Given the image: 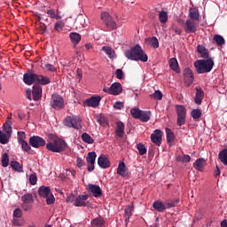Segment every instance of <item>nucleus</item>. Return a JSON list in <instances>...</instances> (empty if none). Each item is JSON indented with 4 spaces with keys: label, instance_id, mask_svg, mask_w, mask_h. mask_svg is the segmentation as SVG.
<instances>
[{
    "label": "nucleus",
    "instance_id": "nucleus-51",
    "mask_svg": "<svg viewBox=\"0 0 227 227\" xmlns=\"http://www.w3.org/2000/svg\"><path fill=\"white\" fill-rule=\"evenodd\" d=\"M21 208H22V210H24V212H28V210H32L33 204L22 202L21 203Z\"/></svg>",
    "mask_w": 227,
    "mask_h": 227
},
{
    "label": "nucleus",
    "instance_id": "nucleus-12",
    "mask_svg": "<svg viewBox=\"0 0 227 227\" xmlns=\"http://www.w3.org/2000/svg\"><path fill=\"white\" fill-rule=\"evenodd\" d=\"M151 141L156 146H160L162 145V131L160 129H155L154 133L151 135Z\"/></svg>",
    "mask_w": 227,
    "mask_h": 227
},
{
    "label": "nucleus",
    "instance_id": "nucleus-10",
    "mask_svg": "<svg viewBox=\"0 0 227 227\" xmlns=\"http://www.w3.org/2000/svg\"><path fill=\"white\" fill-rule=\"evenodd\" d=\"M97 160V153L90 152L87 154L86 160L88 164L87 170L91 173L95 169V160Z\"/></svg>",
    "mask_w": 227,
    "mask_h": 227
},
{
    "label": "nucleus",
    "instance_id": "nucleus-45",
    "mask_svg": "<svg viewBox=\"0 0 227 227\" xmlns=\"http://www.w3.org/2000/svg\"><path fill=\"white\" fill-rule=\"evenodd\" d=\"M191 116L193 120H200L201 118V111L200 109H193L191 112Z\"/></svg>",
    "mask_w": 227,
    "mask_h": 227
},
{
    "label": "nucleus",
    "instance_id": "nucleus-47",
    "mask_svg": "<svg viewBox=\"0 0 227 227\" xmlns=\"http://www.w3.org/2000/svg\"><path fill=\"white\" fill-rule=\"evenodd\" d=\"M190 18L192 20H198L200 19V14L195 9H190Z\"/></svg>",
    "mask_w": 227,
    "mask_h": 227
},
{
    "label": "nucleus",
    "instance_id": "nucleus-3",
    "mask_svg": "<svg viewBox=\"0 0 227 227\" xmlns=\"http://www.w3.org/2000/svg\"><path fill=\"white\" fill-rule=\"evenodd\" d=\"M46 149L53 153H61L67 150V142L61 138H54L52 142L46 145Z\"/></svg>",
    "mask_w": 227,
    "mask_h": 227
},
{
    "label": "nucleus",
    "instance_id": "nucleus-35",
    "mask_svg": "<svg viewBox=\"0 0 227 227\" xmlns=\"http://www.w3.org/2000/svg\"><path fill=\"white\" fill-rule=\"evenodd\" d=\"M167 143L171 145L172 141H175V133L169 128H166Z\"/></svg>",
    "mask_w": 227,
    "mask_h": 227
},
{
    "label": "nucleus",
    "instance_id": "nucleus-18",
    "mask_svg": "<svg viewBox=\"0 0 227 227\" xmlns=\"http://www.w3.org/2000/svg\"><path fill=\"white\" fill-rule=\"evenodd\" d=\"M3 130L4 134L12 137V132H13V129L12 128V115H8L7 121L3 125Z\"/></svg>",
    "mask_w": 227,
    "mask_h": 227
},
{
    "label": "nucleus",
    "instance_id": "nucleus-8",
    "mask_svg": "<svg viewBox=\"0 0 227 227\" xmlns=\"http://www.w3.org/2000/svg\"><path fill=\"white\" fill-rule=\"evenodd\" d=\"M101 20L106 24V27H110L112 29H116L118 26H116V22L113 20V17H111V14L109 12H102L100 15Z\"/></svg>",
    "mask_w": 227,
    "mask_h": 227
},
{
    "label": "nucleus",
    "instance_id": "nucleus-54",
    "mask_svg": "<svg viewBox=\"0 0 227 227\" xmlns=\"http://www.w3.org/2000/svg\"><path fill=\"white\" fill-rule=\"evenodd\" d=\"M215 41L217 45H224V38L219 35H215Z\"/></svg>",
    "mask_w": 227,
    "mask_h": 227
},
{
    "label": "nucleus",
    "instance_id": "nucleus-42",
    "mask_svg": "<svg viewBox=\"0 0 227 227\" xmlns=\"http://www.w3.org/2000/svg\"><path fill=\"white\" fill-rule=\"evenodd\" d=\"M11 168L14 169V171H18V173H22V166H20V163L19 161H11Z\"/></svg>",
    "mask_w": 227,
    "mask_h": 227
},
{
    "label": "nucleus",
    "instance_id": "nucleus-62",
    "mask_svg": "<svg viewBox=\"0 0 227 227\" xmlns=\"http://www.w3.org/2000/svg\"><path fill=\"white\" fill-rule=\"evenodd\" d=\"M182 162H184V164L191 162V156L188 154L183 155Z\"/></svg>",
    "mask_w": 227,
    "mask_h": 227
},
{
    "label": "nucleus",
    "instance_id": "nucleus-64",
    "mask_svg": "<svg viewBox=\"0 0 227 227\" xmlns=\"http://www.w3.org/2000/svg\"><path fill=\"white\" fill-rule=\"evenodd\" d=\"M115 75L117 79H123V71H121V69H117L115 71Z\"/></svg>",
    "mask_w": 227,
    "mask_h": 227
},
{
    "label": "nucleus",
    "instance_id": "nucleus-14",
    "mask_svg": "<svg viewBox=\"0 0 227 227\" xmlns=\"http://www.w3.org/2000/svg\"><path fill=\"white\" fill-rule=\"evenodd\" d=\"M101 100L102 98H100V96H94L86 99L84 104L87 106V107H98V106H100Z\"/></svg>",
    "mask_w": 227,
    "mask_h": 227
},
{
    "label": "nucleus",
    "instance_id": "nucleus-22",
    "mask_svg": "<svg viewBox=\"0 0 227 227\" xmlns=\"http://www.w3.org/2000/svg\"><path fill=\"white\" fill-rule=\"evenodd\" d=\"M39 86H47V84H51V78L47 75L37 74L36 82Z\"/></svg>",
    "mask_w": 227,
    "mask_h": 227
},
{
    "label": "nucleus",
    "instance_id": "nucleus-25",
    "mask_svg": "<svg viewBox=\"0 0 227 227\" xmlns=\"http://www.w3.org/2000/svg\"><path fill=\"white\" fill-rule=\"evenodd\" d=\"M115 134L118 137H123L125 136V124L121 121L117 122V129Z\"/></svg>",
    "mask_w": 227,
    "mask_h": 227
},
{
    "label": "nucleus",
    "instance_id": "nucleus-7",
    "mask_svg": "<svg viewBox=\"0 0 227 227\" xmlns=\"http://www.w3.org/2000/svg\"><path fill=\"white\" fill-rule=\"evenodd\" d=\"M103 91L105 93H109V95H120L121 91H123V88L121 87V83L114 82L111 85V87H104Z\"/></svg>",
    "mask_w": 227,
    "mask_h": 227
},
{
    "label": "nucleus",
    "instance_id": "nucleus-53",
    "mask_svg": "<svg viewBox=\"0 0 227 227\" xmlns=\"http://www.w3.org/2000/svg\"><path fill=\"white\" fill-rule=\"evenodd\" d=\"M55 201H56V199L54 198V195L52 193H50L46 197V203H47V205H52V204H54Z\"/></svg>",
    "mask_w": 227,
    "mask_h": 227
},
{
    "label": "nucleus",
    "instance_id": "nucleus-44",
    "mask_svg": "<svg viewBox=\"0 0 227 227\" xmlns=\"http://www.w3.org/2000/svg\"><path fill=\"white\" fill-rule=\"evenodd\" d=\"M159 19L161 24H166V22H168V12H166V11H161L159 13Z\"/></svg>",
    "mask_w": 227,
    "mask_h": 227
},
{
    "label": "nucleus",
    "instance_id": "nucleus-33",
    "mask_svg": "<svg viewBox=\"0 0 227 227\" xmlns=\"http://www.w3.org/2000/svg\"><path fill=\"white\" fill-rule=\"evenodd\" d=\"M22 203H28L30 205H33L35 203V199L33 198V194L27 193L21 197Z\"/></svg>",
    "mask_w": 227,
    "mask_h": 227
},
{
    "label": "nucleus",
    "instance_id": "nucleus-63",
    "mask_svg": "<svg viewBox=\"0 0 227 227\" xmlns=\"http://www.w3.org/2000/svg\"><path fill=\"white\" fill-rule=\"evenodd\" d=\"M76 79H77V81H79V82L82 79V69L78 68L76 70Z\"/></svg>",
    "mask_w": 227,
    "mask_h": 227
},
{
    "label": "nucleus",
    "instance_id": "nucleus-48",
    "mask_svg": "<svg viewBox=\"0 0 227 227\" xmlns=\"http://www.w3.org/2000/svg\"><path fill=\"white\" fill-rule=\"evenodd\" d=\"M17 134H18L17 139H18L19 145L20 143H24L26 141V132H24V131H18Z\"/></svg>",
    "mask_w": 227,
    "mask_h": 227
},
{
    "label": "nucleus",
    "instance_id": "nucleus-24",
    "mask_svg": "<svg viewBox=\"0 0 227 227\" xmlns=\"http://www.w3.org/2000/svg\"><path fill=\"white\" fill-rule=\"evenodd\" d=\"M153 208L157 212H164V210H167L166 203L160 200H156L153 203Z\"/></svg>",
    "mask_w": 227,
    "mask_h": 227
},
{
    "label": "nucleus",
    "instance_id": "nucleus-15",
    "mask_svg": "<svg viewBox=\"0 0 227 227\" xmlns=\"http://www.w3.org/2000/svg\"><path fill=\"white\" fill-rule=\"evenodd\" d=\"M42 91H43L42 85L35 84L32 88L33 100H35V102H38V100L42 98Z\"/></svg>",
    "mask_w": 227,
    "mask_h": 227
},
{
    "label": "nucleus",
    "instance_id": "nucleus-43",
    "mask_svg": "<svg viewBox=\"0 0 227 227\" xmlns=\"http://www.w3.org/2000/svg\"><path fill=\"white\" fill-rule=\"evenodd\" d=\"M102 51H104V52H106V54H107V56H109L110 59L114 58V51H113V49L111 47L103 46Z\"/></svg>",
    "mask_w": 227,
    "mask_h": 227
},
{
    "label": "nucleus",
    "instance_id": "nucleus-26",
    "mask_svg": "<svg viewBox=\"0 0 227 227\" xmlns=\"http://www.w3.org/2000/svg\"><path fill=\"white\" fill-rule=\"evenodd\" d=\"M134 213V204L128 206L124 209V214H125V223H129L130 220V217H132V214Z\"/></svg>",
    "mask_w": 227,
    "mask_h": 227
},
{
    "label": "nucleus",
    "instance_id": "nucleus-17",
    "mask_svg": "<svg viewBox=\"0 0 227 227\" xmlns=\"http://www.w3.org/2000/svg\"><path fill=\"white\" fill-rule=\"evenodd\" d=\"M117 175L122 178L129 176V168H127L125 162L121 161L119 163L117 167Z\"/></svg>",
    "mask_w": 227,
    "mask_h": 227
},
{
    "label": "nucleus",
    "instance_id": "nucleus-21",
    "mask_svg": "<svg viewBox=\"0 0 227 227\" xmlns=\"http://www.w3.org/2000/svg\"><path fill=\"white\" fill-rule=\"evenodd\" d=\"M204 97H205V92L203 91V89L197 88L196 95H195V98H194L195 104H197V106H201V102H203Z\"/></svg>",
    "mask_w": 227,
    "mask_h": 227
},
{
    "label": "nucleus",
    "instance_id": "nucleus-30",
    "mask_svg": "<svg viewBox=\"0 0 227 227\" xmlns=\"http://www.w3.org/2000/svg\"><path fill=\"white\" fill-rule=\"evenodd\" d=\"M218 159L220 162H222V164H223L224 166H227V148L222 150L218 153Z\"/></svg>",
    "mask_w": 227,
    "mask_h": 227
},
{
    "label": "nucleus",
    "instance_id": "nucleus-50",
    "mask_svg": "<svg viewBox=\"0 0 227 227\" xmlns=\"http://www.w3.org/2000/svg\"><path fill=\"white\" fill-rule=\"evenodd\" d=\"M149 43L152 44L153 49H159V39H157V37L153 36L149 38Z\"/></svg>",
    "mask_w": 227,
    "mask_h": 227
},
{
    "label": "nucleus",
    "instance_id": "nucleus-55",
    "mask_svg": "<svg viewBox=\"0 0 227 227\" xmlns=\"http://www.w3.org/2000/svg\"><path fill=\"white\" fill-rule=\"evenodd\" d=\"M151 97L154 98V100H162V92L156 90Z\"/></svg>",
    "mask_w": 227,
    "mask_h": 227
},
{
    "label": "nucleus",
    "instance_id": "nucleus-56",
    "mask_svg": "<svg viewBox=\"0 0 227 227\" xmlns=\"http://www.w3.org/2000/svg\"><path fill=\"white\" fill-rule=\"evenodd\" d=\"M43 68L48 72H56L58 70L52 64H46L44 65Z\"/></svg>",
    "mask_w": 227,
    "mask_h": 227
},
{
    "label": "nucleus",
    "instance_id": "nucleus-37",
    "mask_svg": "<svg viewBox=\"0 0 227 227\" xmlns=\"http://www.w3.org/2000/svg\"><path fill=\"white\" fill-rule=\"evenodd\" d=\"M178 203H180L179 200H165V207L166 208H173V207H176V205H178Z\"/></svg>",
    "mask_w": 227,
    "mask_h": 227
},
{
    "label": "nucleus",
    "instance_id": "nucleus-40",
    "mask_svg": "<svg viewBox=\"0 0 227 227\" xmlns=\"http://www.w3.org/2000/svg\"><path fill=\"white\" fill-rule=\"evenodd\" d=\"M141 113H142V110H140L139 108H131L130 109L131 116L133 118H135L136 120H139V118L141 117Z\"/></svg>",
    "mask_w": 227,
    "mask_h": 227
},
{
    "label": "nucleus",
    "instance_id": "nucleus-41",
    "mask_svg": "<svg viewBox=\"0 0 227 227\" xmlns=\"http://www.w3.org/2000/svg\"><path fill=\"white\" fill-rule=\"evenodd\" d=\"M169 67L171 70H174V72H178V61L176 60V59L175 58L170 59Z\"/></svg>",
    "mask_w": 227,
    "mask_h": 227
},
{
    "label": "nucleus",
    "instance_id": "nucleus-28",
    "mask_svg": "<svg viewBox=\"0 0 227 227\" xmlns=\"http://www.w3.org/2000/svg\"><path fill=\"white\" fill-rule=\"evenodd\" d=\"M46 13L48 17H50V19H55L56 20H61V13L59 12V11L50 9L46 12Z\"/></svg>",
    "mask_w": 227,
    "mask_h": 227
},
{
    "label": "nucleus",
    "instance_id": "nucleus-36",
    "mask_svg": "<svg viewBox=\"0 0 227 227\" xmlns=\"http://www.w3.org/2000/svg\"><path fill=\"white\" fill-rule=\"evenodd\" d=\"M82 141H83V143H87L88 145H93L95 143V139H93V137H91V136H90L88 133H83L82 135Z\"/></svg>",
    "mask_w": 227,
    "mask_h": 227
},
{
    "label": "nucleus",
    "instance_id": "nucleus-13",
    "mask_svg": "<svg viewBox=\"0 0 227 227\" xmlns=\"http://www.w3.org/2000/svg\"><path fill=\"white\" fill-rule=\"evenodd\" d=\"M98 165L101 169H107V168H111V161L109 158L106 156V154H101L98 158Z\"/></svg>",
    "mask_w": 227,
    "mask_h": 227
},
{
    "label": "nucleus",
    "instance_id": "nucleus-32",
    "mask_svg": "<svg viewBox=\"0 0 227 227\" xmlns=\"http://www.w3.org/2000/svg\"><path fill=\"white\" fill-rule=\"evenodd\" d=\"M105 224H106V221H104V218H102V217L94 218L91 221L92 227H102Z\"/></svg>",
    "mask_w": 227,
    "mask_h": 227
},
{
    "label": "nucleus",
    "instance_id": "nucleus-23",
    "mask_svg": "<svg viewBox=\"0 0 227 227\" xmlns=\"http://www.w3.org/2000/svg\"><path fill=\"white\" fill-rule=\"evenodd\" d=\"M197 52L200 55V58H203L204 59H210L208 50L201 44H199L197 46Z\"/></svg>",
    "mask_w": 227,
    "mask_h": 227
},
{
    "label": "nucleus",
    "instance_id": "nucleus-1",
    "mask_svg": "<svg viewBox=\"0 0 227 227\" xmlns=\"http://www.w3.org/2000/svg\"><path fill=\"white\" fill-rule=\"evenodd\" d=\"M124 55L127 59H130V61H142V63L148 61V55H146V52H145L139 44H136L129 50H126Z\"/></svg>",
    "mask_w": 227,
    "mask_h": 227
},
{
    "label": "nucleus",
    "instance_id": "nucleus-38",
    "mask_svg": "<svg viewBox=\"0 0 227 227\" xmlns=\"http://www.w3.org/2000/svg\"><path fill=\"white\" fill-rule=\"evenodd\" d=\"M20 145L21 146V150L23 152H26V153H31L33 152L31 150V145H29V144H27V141L25 140V142L20 143Z\"/></svg>",
    "mask_w": 227,
    "mask_h": 227
},
{
    "label": "nucleus",
    "instance_id": "nucleus-39",
    "mask_svg": "<svg viewBox=\"0 0 227 227\" xmlns=\"http://www.w3.org/2000/svg\"><path fill=\"white\" fill-rule=\"evenodd\" d=\"M10 136L6 135L3 131L0 130V143L1 145H8V142L10 141Z\"/></svg>",
    "mask_w": 227,
    "mask_h": 227
},
{
    "label": "nucleus",
    "instance_id": "nucleus-34",
    "mask_svg": "<svg viewBox=\"0 0 227 227\" xmlns=\"http://www.w3.org/2000/svg\"><path fill=\"white\" fill-rule=\"evenodd\" d=\"M69 37H70L72 43H74V45H77V43H79V42H81V35H79L78 33L72 32L69 35Z\"/></svg>",
    "mask_w": 227,
    "mask_h": 227
},
{
    "label": "nucleus",
    "instance_id": "nucleus-59",
    "mask_svg": "<svg viewBox=\"0 0 227 227\" xmlns=\"http://www.w3.org/2000/svg\"><path fill=\"white\" fill-rule=\"evenodd\" d=\"M13 217H16L17 219L22 217V209L20 208H16L13 211Z\"/></svg>",
    "mask_w": 227,
    "mask_h": 227
},
{
    "label": "nucleus",
    "instance_id": "nucleus-60",
    "mask_svg": "<svg viewBox=\"0 0 227 227\" xmlns=\"http://www.w3.org/2000/svg\"><path fill=\"white\" fill-rule=\"evenodd\" d=\"M66 175L67 176H73V178H75V175H77V172L75 169H66Z\"/></svg>",
    "mask_w": 227,
    "mask_h": 227
},
{
    "label": "nucleus",
    "instance_id": "nucleus-6",
    "mask_svg": "<svg viewBox=\"0 0 227 227\" xmlns=\"http://www.w3.org/2000/svg\"><path fill=\"white\" fill-rule=\"evenodd\" d=\"M51 106L53 109L59 111L65 107V99L59 94H53L51 96Z\"/></svg>",
    "mask_w": 227,
    "mask_h": 227
},
{
    "label": "nucleus",
    "instance_id": "nucleus-4",
    "mask_svg": "<svg viewBox=\"0 0 227 227\" xmlns=\"http://www.w3.org/2000/svg\"><path fill=\"white\" fill-rule=\"evenodd\" d=\"M82 121L77 115L67 116L64 119L65 127L69 129H74L75 130H81L82 129Z\"/></svg>",
    "mask_w": 227,
    "mask_h": 227
},
{
    "label": "nucleus",
    "instance_id": "nucleus-5",
    "mask_svg": "<svg viewBox=\"0 0 227 227\" xmlns=\"http://www.w3.org/2000/svg\"><path fill=\"white\" fill-rule=\"evenodd\" d=\"M176 112L177 114V120H176L177 126L182 127V125H185V120L187 118V109H185V106L182 105H176Z\"/></svg>",
    "mask_w": 227,
    "mask_h": 227
},
{
    "label": "nucleus",
    "instance_id": "nucleus-11",
    "mask_svg": "<svg viewBox=\"0 0 227 227\" xmlns=\"http://www.w3.org/2000/svg\"><path fill=\"white\" fill-rule=\"evenodd\" d=\"M36 77H37L36 74H35L32 71L28 70L23 75V82L25 84H27L28 86H31V84H33L34 82H36Z\"/></svg>",
    "mask_w": 227,
    "mask_h": 227
},
{
    "label": "nucleus",
    "instance_id": "nucleus-46",
    "mask_svg": "<svg viewBox=\"0 0 227 227\" xmlns=\"http://www.w3.org/2000/svg\"><path fill=\"white\" fill-rule=\"evenodd\" d=\"M8 164H10V158L8 157V153H4L2 155V166L3 168H8Z\"/></svg>",
    "mask_w": 227,
    "mask_h": 227
},
{
    "label": "nucleus",
    "instance_id": "nucleus-19",
    "mask_svg": "<svg viewBox=\"0 0 227 227\" xmlns=\"http://www.w3.org/2000/svg\"><path fill=\"white\" fill-rule=\"evenodd\" d=\"M184 75L185 82H187V84L191 85L192 84V82H194V74L192 73V70H191V68L186 67L184 70Z\"/></svg>",
    "mask_w": 227,
    "mask_h": 227
},
{
    "label": "nucleus",
    "instance_id": "nucleus-20",
    "mask_svg": "<svg viewBox=\"0 0 227 227\" xmlns=\"http://www.w3.org/2000/svg\"><path fill=\"white\" fill-rule=\"evenodd\" d=\"M90 198L88 195H79L76 197L75 201L74 203V207H86V201Z\"/></svg>",
    "mask_w": 227,
    "mask_h": 227
},
{
    "label": "nucleus",
    "instance_id": "nucleus-27",
    "mask_svg": "<svg viewBox=\"0 0 227 227\" xmlns=\"http://www.w3.org/2000/svg\"><path fill=\"white\" fill-rule=\"evenodd\" d=\"M51 194V187L49 186H41L38 190V195L41 198H47Z\"/></svg>",
    "mask_w": 227,
    "mask_h": 227
},
{
    "label": "nucleus",
    "instance_id": "nucleus-49",
    "mask_svg": "<svg viewBox=\"0 0 227 227\" xmlns=\"http://www.w3.org/2000/svg\"><path fill=\"white\" fill-rule=\"evenodd\" d=\"M137 149L139 152V155H146V147L143 144H137Z\"/></svg>",
    "mask_w": 227,
    "mask_h": 227
},
{
    "label": "nucleus",
    "instance_id": "nucleus-58",
    "mask_svg": "<svg viewBox=\"0 0 227 227\" xmlns=\"http://www.w3.org/2000/svg\"><path fill=\"white\" fill-rule=\"evenodd\" d=\"M55 29H63L65 27V21L64 20H59L54 25Z\"/></svg>",
    "mask_w": 227,
    "mask_h": 227
},
{
    "label": "nucleus",
    "instance_id": "nucleus-61",
    "mask_svg": "<svg viewBox=\"0 0 227 227\" xmlns=\"http://www.w3.org/2000/svg\"><path fill=\"white\" fill-rule=\"evenodd\" d=\"M123 106H124L123 102H121V101H117V102H115L114 105V109L121 110V109H123Z\"/></svg>",
    "mask_w": 227,
    "mask_h": 227
},
{
    "label": "nucleus",
    "instance_id": "nucleus-16",
    "mask_svg": "<svg viewBox=\"0 0 227 227\" xmlns=\"http://www.w3.org/2000/svg\"><path fill=\"white\" fill-rule=\"evenodd\" d=\"M87 191L91 192L95 198H100V196H102V189L98 185L89 184L87 186Z\"/></svg>",
    "mask_w": 227,
    "mask_h": 227
},
{
    "label": "nucleus",
    "instance_id": "nucleus-2",
    "mask_svg": "<svg viewBox=\"0 0 227 227\" xmlns=\"http://www.w3.org/2000/svg\"><path fill=\"white\" fill-rule=\"evenodd\" d=\"M214 59H199L193 63L197 74H208L214 68Z\"/></svg>",
    "mask_w": 227,
    "mask_h": 227
},
{
    "label": "nucleus",
    "instance_id": "nucleus-31",
    "mask_svg": "<svg viewBox=\"0 0 227 227\" xmlns=\"http://www.w3.org/2000/svg\"><path fill=\"white\" fill-rule=\"evenodd\" d=\"M151 117H152V112H150V111H142L138 120H140V121L146 122V121H150Z\"/></svg>",
    "mask_w": 227,
    "mask_h": 227
},
{
    "label": "nucleus",
    "instance_id": "nucleus-57",
    "mask_svg": "<svg viewBox=\"0 0 227 227\" xmlns=\"http://www.w3.org/2000/svg\"><path fill=\"white\" fill-rule=\"evenodd\" d=\"M186 27L188 29H194V27H196V23L194 22V20H186Z\"/></svg>",
    "mask_w": 227,
    "mask_h": 227
},
{
    "label": "nucleus",
    "instance_id": "nucleus-52",
    "mask_svg": "<svg viewBox=\"0 0 227 227\" xmlns=\"http://www.w3.org/2000/svg\"><path fill=\"white\" fill-rule=\"evenodd\" d=\"M31 185H36V182H38V177H36V174H31L28 177Z\"/></svg>",
    "mask_w": 227,
    "mask_h": 227
},
{
    "label": "nucleus",
    "instance_id": "nucleus-9",
    "mask_svg": "<svg viewBox=\"0 0 227 227\" xmlns=\"http://www.w3.org/2000/svg\"><path fill=\"white\" fill-rule=\"evenodd\" d=\"M28 143L33 148H42V146H45L46 145L45 139L38 136L31 137Z\"/></svg>",
    "mask_w": 227,
    "mask_h": 227
},
{
    "label": "nucleus",
    "instance_id": "nucleus-29",
    "mask_svg": "<svg viewBox=\"0 0 227 227\" xmlns=\"http://www.w3.org/2000/svg\"><path fill=\"white\" fill-rule=\"evenodd\" d=\"M205 167V159L200 158L197 159L193 163V168L197 169V171H203V168Z\"/></svg>",
    "mask_w": 227,
    "mask_h": 227
}]
</instances>
